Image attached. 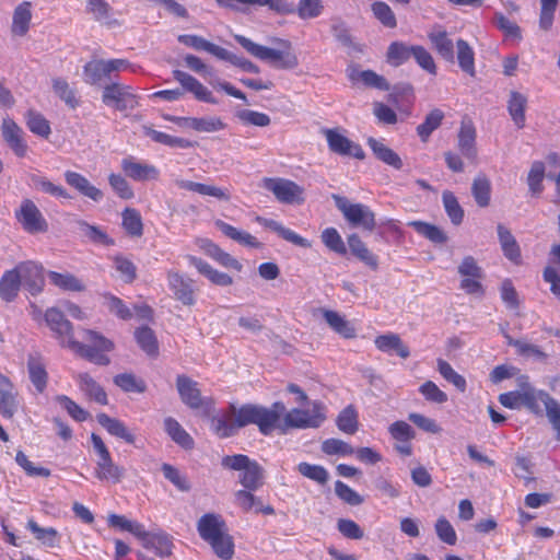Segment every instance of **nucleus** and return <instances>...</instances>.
<instances>
[{"instance_id":"2eb2a0df","label":"nucleus","mask_w":560,"mask_h":560,"mask_svg":"<svg viewBox=\"0 0 560 560\" xmlns=\"http://www.w3.org/2000/svg\"><path fill=\"white\" fill-rule=\"evenodd\" d=\"M14 269L21 279V285H24L32 295H36L43 290L45 280L42 266L34 261H24L20 262Z\"/></svg>"},{"instance_id":"b1692460","label":"nucleus","mask_w":560,"mask_h":560,"mask_svg":"<svg viewBox=\"0 0 560 560\" xmlns=\"http://www.w3.org/2000/svg\"><path fill=\"white\" fill-rule=\"evenodd\" d=\"M18 408L19 402L13 384L8 377L0 374V413L5 418H12Z\"/></svg>"},{"instance_id":"5701e85b","label":"nucleus","mask_w":560,"mask_h":560,"mask_svg":"<svg viewBox=\"0 0 560 560\" xmlns=\"http://www.w3.org/2000/svg\"><path fill=\"white\" fill-rule=\"evenodd\" d=\"M187 259L201 275H203L211 283L220 287H229L233 283V278L228 273L214 269L210 264L199 257L188 255Z\"/></svg>"},{"instance_id":"4be33fe9","label":"nucleus","mask_w":560,"mask_h":560,"mask_svg":"<svg viewBox=\"0 0 560 560\" xmlns=\"http://www.w3.org/2000/svg\"><path fill=\"white\" fill-rule=\"evenodd\" d=\"M255 221L258 224H260L261 226L276 232L280 237H282L283 240H285V241H288V242H290V243H292V244H294L296 246L304 247V248L311 247V242L308 240L302 237L301 235H299L294 231H292V230H290L288 228H284L278 221H275L272 219H267V218H264V217H260V215H257L255 218Z\"/></svg>"},{"instance_id":"20e7f679","label":"nucleus","mask_w":560,"mask_h":560,"mask_svg":"<svg viewBox=\"0 0 560 560\" xmlns=\"http://www.w3.org/2000/svg\"><path fill=\"white\" fill-rule=\"evenodd\" d=\"M200 537L210 544L214 553L223 559L230 560L234 555L232 537L225 533V523L221 516L208 513L200 517L197 524Z\"/></svg>"},{"instance_id":"f03ea898","label":"nucleus","mask_w":560,"mask_h":560,"mask_svg":"<svg viewBox=\"0 0 560 560\" xmlns=\"http://www.w3.org/2000/svg\"><path fill=\"white\" fill-rule=\"evenodd\" d=\"M45 322L55 332L62 347L69 348L91 362L104 363L105 339L102 335L94 330H84L83 342L77 341L73 337L72 324L57 307H50L46 311Z\"/></svg>"},{"instance_id":"774afa93","label":"nucleus","mask_w":560,"mask_h":560,"mask_svg":"<svg viewBox=\"0 0 560 560\" xmlns=\"http://www.w3.org/2000/svg\"><path fill=\"white\" fill-rule=\"evenodd\" d=\"M54 92L71 108H75L79 104L75 97V91L70 88L69 83L60 78L52 80Z\"/></svg>"},{"instance_id":"58836bf2","label":"nucleus","mask_w":560,"mask_h":560,"mask_svg":"<svg viewBox=\"0 0 560 560\" xmlns=\"http://www.w3.org/2000/svg\"><path fill=\"white\" fill-rule=\"evenodd\" d=\"M527 97L520 92L512 91L508 102L509 114L518 129L525 127V109Z\"/></svg>"},{"instance_id":"864d4df0","label":"nucleus","mask_w":560,"mask_h":560,"mask_svg":"<svg viewBox=\"0 0 560 560\" xmlns=\"http://www.w3.org/2000/svg\"><path fill=\"white\" fill-rule=\"evenodd\" d=\"M442 202L447 217L454 225H459L464 220V209L458 202L457 197L451 190H444Z\"/></svg>"},{"instance_id":"aec40b11","label":"nucleus","mask_w":560,"mask_h":560,"mask_svg":"<svg viewBox=\"0 0 560 560\" xmlns=\"http://www.w3.org/2000/svg\"><path fill=\"white\" fill-rule=\"evenodd\" d=\"M174 79L180 83L183 89L194 94V96L201 102L215 104V100L212 97V93L200 83L195 77L182 70L173 71Z\"/></svg>"},{"instance_id":"4468645a","label":"nucleus","mask_w":560,"mask_h":560,"mask_svg":"<svg viewBox=\"0 0 560 560\" xmlns=\"http://www.w3.org/2000/svg\"><path fill=\"white\" fill-rule=\"evenodd\" d=\"M16 218L23 229L28 233L46 232L48 229V224L42 212L30 199L22 201L20 210L16 212Z\"/></svg>"},{"instance_id":"c03bdc74","label":"nucleus","mask_w":560,"mask_h":560,"mask_svg":"<svg viewBox=\"0 0 560 560\" xmlns=\"http://www.w3.org/2000/svg\"><path fill=\"white\" fill-rule=\"evenodd\" d=\"M135 338L141 350L144 351L149 357H158L159 342L154 331L150 327L142 326L136 329Z\"/></svg>"},{"instance_id":"49530a36","label":"nucleus","mask_w":560,"mask_h":560,"mask_svg":"<svg viewBox=\"0 0 560 560\" xmlns=\"http://www.w3.org/2000/svg\"><path fill=\"white\" fill-rule=\"evenodd\" d=\"M337 428L346 434H354L359 429V415L353 405L345 407L336 419Z\"/></svg>"},{"instance_id":"4c0bfd02","label":"nucleus","mask_w":560,"mask_h":560,"mask_svg":"<svg viewBox=\"0 0 560 560\" xmlns=\"http://www.w3.org/2000/svg\"><path fill=\"white\" fill-rule=\"evenodd\" d=\"M21 289V279L15 269L7 270L0 278V298L5 302H12Z\"/></svg>"},{"instance_id":"7ed1b4c3","label":"nucleus","mask_w":560,"mask_h":560,"mask_svg":"<svg viewBox=\"0 0 560 560\" xmlns=\"http://www.w3.org/2000/svg\"><path fill=\"white\" fill-rule=\"evenodd\" d=\"M235 39L252 56L259 60L268 61L277 69L291 70L299 65V59L292 49V44L287 39H277L278 49L256 44L242 35H237Z\"/></svg>"},{"instance_id":"8fccbe9b","label":"nucleus","mask_w":560,"mask_h":560,"mask_svg":"<svg viewBox=\"0 0 560 560\" xmlns=\"http://www.w3.org/2000/svg\"><path fill=\"white\" fill-rule=\"evenodd\" d=\"M114 384L125 393L142 394L147 390L144 380L137 377L132 373H120L114 376Z\"/></svg>"},{"instance_id":"a878e982","label":"nucleus","mask_w":560,"mask_h":560,"mask_svg":"<svg viewBox=\"0 0 560 560\" xmlns=\"http://www.w3.org/2000/svg\"><path fill=\"white\" fill-rule=\"evenodd\" d=\"M214 225L222 232V234L232 241L249 248H261L262 244L248 232L238 230L237 228L224 222L223 220H215Z\"/></svg>"},{"instance_id":"680f3d73","label":"nucleus","mask_w":560,"mask_h":560,"mask_svg":"<svg viewBox=\"0 0 560 560\" xmlns=\"http://www.w3.org/2000/svg\"><path fill=\"white\" fill-rule=\"evenodd\" d=\"M298 471L319 485H326L329 479L327 469L320 465L302 462L298 465Z\"/></svg>"},{"instance_id":"2f4dec72","label":"nucleus","mask_w":560,"mask_h":560,"mask_svg":"<svg viewBox=\"0 0 560 560\" xmlns=\"http://www.w3.org/2000/svg\"><path fill=\"white\" fill-rule=\"evenodd\" d=\"M368 145L377 160L394 167L395 170H400L404 164L400 156L383 141L370 137L368 139Z\"/></svg>"},{"instance_id":"f8f14e48","label":"nucleus","mask_w":560,"mask_h":560,"mask_svg":"<svg viewBox=\"0 0 560 560\" xmlns=\"http://www.w3.org/2000/svg\"><path fill=\"white\" fill-rule=\"evenodd\" d=\"M138 105V97L129 85L109 79L107 82V106L119 112L133 109Z\"/></svg>"},{"instance_id":"c756f323","label":"nucleus","mask_w":560,"mask_h":560,"mask_svg":"<svg viewBox=\"0 0 560 560\" xmlns=\"http://www.w3.org/2000/svg\"><path fill=\"white\" fill-rule=\"evenodd\" d=\"M347 242L349 249L354 257H357L372 270H376L378 268L377 256L368 248L366 244L360 238L358 234L353 233L349 235Z\"/></svg>"},{"instance_id":"c9c22d12","label":"nucleus","mask_w":560,"mask_h":560,"mask_svg":"<svg viewBox=\"0 0 560 560\" xmlns=\"http://www.w3.org/2000/svg\"><path fill=\"white\" fill-rule=\"evenodd\" d=\"M65 179L68 185L72 186L82 195L93 200H101L103 198L102 190L94 187L84 176L79 173L67 171L65 173Z\"/></svg>"},{"instance_id":"dca6fc26","label":"nucleus","mask_w":560,"mask_h":560,"mask_svg":"<svg viewBox=\"0 0 560 560\" xmlns=\"http://www.w3.org/2000/svg\"><path fill=\"white\" fill-rule=\"evenodd\" d=\"M120 167L125 176L136 182L158 180L160 177L155 165L139 162L133 156L122 159Z\"/></svg>"},{"instance_id":"69168bd1","label":"nucleus","mask_w":560,"mask_h":560,"mask_svg":"<svg viewBox=\"0 0 560 560\" xmlns=\"http://www.w3.org/2000/svg\"><path fill=\"white\" fill-rule=\"evenodd\" d=\"M335 493L343 503L351 506H357L364 502L361 494L341 480L335 482Z\"/></svg>"},{"instance_id":"e2e57ef3","label":"nucleus","mask_w":560,"mask_h":560,"mask_svg":"<svg viewBox=\"0 0 560 560\" xmlns=\"http://www.w3.org/2000/svg\"><path fill=\"white\" fill-rule=\"evenodd\" d=\"M545 164L541 161L533 162L527 175V184L533 195H539L544 190Z\"/></svg>"},{"instance_id":"09e8293b","label":"nucleus","mask_w":560,"mask_h":560,"mask_svg":"<svg viewBox=\"0 0 560 560\" xmlns=\"http://www.w3.org/2000/svg\"><path fill=\"white\" fill-rule=\"evenodd\" d=\"M457 47V61L459 68L470 77H475L476 68H475V52L470 45L464 40L458 39L456 42Z\"/></svg>"},{"instance_id":"f257e3e1","label":"nucleus","mask_w":560,"mask_h":560,"mask_svg":"<svg viewBox=\"0 0 560 560\" xmlns=\"http://www.w3.org/2000/svg\"><path fill=\"white\" fill-rule=\"evenodd\" d=\"M231 411L235 416L231 419L226 416L214 417L211 420L213 432L221 439L233 436L238 429L255 424L262 435H270L278 427L284 404L276 401L271 408L261 405L245 404L238 409L231 405Z\"/></svg>"},{"instance_id":"39448f33","label":"nucleus","mask_w":560,"mask_h":560,"mask_svg":"<svg viewBox=\"0 0 560 560\" xmlns=\"http://www.w3.org/2000/svg\"><path fill=\"white\" fill-rule=\"evenodd\" d=\"M308 405L307 409L293 408L288 412L284 410L281 413H284L283 423H279L277 428H281L282 431L319 428L327 419V407L322 400H313Z\"/></svg>"},{"instance_id":"0e129e2a","label":"nucleus","mask_w":560,"mask_h":560,"mask_svg":"<svg viewBox=\"0 0 560 560\" xmlns=\"http://www.w3.org/2000/svg\"><path fill=\"white\" fill-rule=\"evenodd\" d=\"M438 370L440 374L450 383H452L458 390L465 392L467 387L466 380L464 376L458 374L452 365L443 360L438 359Z\"/></svg>"},{"instance_id":"412c9836","label":"nucleus","mask_w":560,"mask_h":560,"mask_svg":"<svg viewBox=\"0 0 560 560\" xmlns=\"http://www.w3.org/2000/svg\"><path fill=\"white\" fill-rule=\"evenodd\" d=\"M255 490L241 489L234 493L237 506L245 513L254 511L264 515H273L275 509L270 504H264L262 501L253 492Z\"/></svg>"},{"instance_id":"5fc2aeb1","label":"nucleus","mask_w":560,"mask_h":560,"mask_svg":"<svg viewBox=\"0 0 560 560\" xmlns=\"http://www.w3.org/2000/svg\"><path fill=\"white\" fill-rule=\"evenodd\" d=\"M412 46L401 42H393L387 49L386 60L394 67H399L412 57Z\"/></svg>"},{"instance_id":"6e6d98bb","label":"nucleus","mask_w":560,"mask_h":560,"mask_svg":"<svg viewBox=\"0 0 560 560\" xmlns=\"http://www.w3.org/2000/svg\"><path fill=\"white\" fill-rule=\"evenodd\" d=\"M26 125L33 133L45 139H47L51 132L49 121L40 113L35 110L27 112Z\"/></svg>"},{"instance_id":"bb28decb","label":"nucleus","mask_w":560,"mask_h":560,"mask_svg":"<svg viewBox=\"0 0 560 560\" xmlns=\"http://www.w3.org/2000/svg\"><path fill=\"white\" fill-rule=\"evenodd\" d=\"M121 228L127 236L131 238H141L144 233V224L141 213L138 209L126 207L121 213Z\"/></svg>"},{"instance_id":"f704fd0d","label":"nucleus","mask_w":560,"mask_h":560,"mask_svg":"<svg viewBox=\"0 0 560 560\" xmlns=\"http://www.w3.org/2000/svg\"><path fill=\"white\" fill-rule=\"evenodd\" d=\"M113 270L115 276L124 283H132L137 279L136 264L122 254H117L112 257Z\"/></svg>"},{"instance_id":"a211bd4d","label":"nucleus","mask_w":560,"mask_h":560,"mask_svg":"<svg viewBox=\"0 0 560 560\" xmlns=\"http://www.w3.org/2000/svg\"><path fill=\"white\" fill-rule=\"evenodd\" d=\"M1 132L8 147L19 158H24L27 152V144L24 140L23 129L10 117H5L1 124Z\"/></svg>"},{"instance_id":"473e14b6","label":"nucleus","mask_w":560,"mask_h":560,"mask_svg":"<svg viewBox=\"0 0 560 560\" xmlns=\"http://www.w3.org/2000/svg\"><path fill=\"white\" fill-rule=\"evenodd\" d=\"M368 145L377 160L394 167L395 170H400L404 164L400 156L383 141L370 137L368 139Z\"/></svg>"},{"instance_id":"0eeeda50","label":"nucleus","mask_w":560,"mask_h":560,"mask_svg":"<svg viewBox=\"0 0 560 560\" xmlns=\"http://www.w3.org/2000/svg\"><path fill=\"white\" fill-rule=\"evenodd\" d=\"M219 7L246 13L252 8L267 7L279 15H289L294 12V3L288 0H215Z\"/></svg>"},{"instance_id":"a18cd8bd","label":"nucleus","mask_w":560,"mask_h":560,"mask_svg":"<svg viewBox=\"0 0 560 560\" xmlns=\"http://www.w3.org/2000/svg\"><path fill=\"white\" fill-rule=\"evenodd\" d=\"M471 195H472L476 203L480 208H486L490 205L491 183H490V179L486 175L479 174L474 179L472 185H471Z\"/></svg>"},{"instance_id":"603ef678","label":"nucleus","mask_w":560,"mask_h":560,"mask_svg":"<svg viewBox=\"0 0 560 560\" xmlns=\"http://www.w3.org/2000/svg\"><path fill=\"white\" fill-rule=\"evenodd\" d=\"M444 119V113L439 109H432L424 118V121L417 127V135L421 141L427 142L434 130H436Z\"/></svg>"},{"instance_id":"13d9d810","label":"nucleus","mask_w":560,"mask_h":560,"mask_svg":"<svg viewBox=\"0 0 560 560\" xmlns=\"http://www.w3.org/2000/svg\"><path fill=\"white\" fill-rule=\"evenodd\" d=\"M107 522L110 527H113L119 532H128V533L132 534L133 536H136L137 538H139L140 534L143 529V525H141L137 522L130 521L124 515L109 514L107 516Z\"/></svg>"},{"instance_id":"f3484780","label":"nucleus","mask_w":560,"mask_h":560,"mask_svg":"<svg viewBox=\"0 0 560 560\" xmlns=\"http://www.w3.org/2000/svg\"><path fill=\"white\" fill-rule=\"evenodd\" d=\"M142 546L148 550H153L160 558L170 557L173 551L172 536L163 530L147 532L142 529L139 538Z\"/></svg>"},{"instance_id":"393cba45","label":"nucleus","mask_w":560,"mask_h":560,"mask_svg":"<svg viewBox=\"0 0 560 560\" xmlns=\"http://www.w3.org/2000/svg\"><path fill=\"white\" fill-rule=\"evenodd\" d=\"M374 345L380 351L385 353L395 352L401 359H407L410 355L408 346L402 342L399 335L394 332L377 336L374 339Z\"/></svg>"},{"instance_id":"37998d69","label":"nucleus","mask_w":560,"mask_h":560,"mask_svg":"<svg viewBox=\"0 0 560 560\" xmlns=\"http://www.w3.org/2000/svg\"><path fill=\"white\" fill-rule=\"evenodd\" d=\"M408 225L411 226L418 234L434 244H444L447 242L446 233L434 224L416 220L408 222Z\"/></svg>"},{"instance_id":"338daca9","label":"nucleus","mask_w":560,"mask_h":560,"mask_svg":"<svg viewBox=\"0 0 560 560\" xmlns=\"http://www.w3.org/2000/svg\"><path fill=\"white\" fill-rule=\"evenodd\" d=\"M322 451L326 455L351 456L354 454V448L347 442L340 439H327L322 443Z\"/></svg>"},{"instance_id":"4d7b16f0","label":"nucleus","mask_w":560,"mask_h":560,"mask_svg":"<svg viewBox=\"0 0 560 560\" xmlns=\"http://www.w3.org/2000/svg\"><path fill=\"white\" fill-rule=\"evenodd\" d=\"M374 18L385 27L395 28L397 20L392 8L384 1H374L371 4Z\"/></svg>"},{"instance_id":"ddd939ff","label":"nucleus","mask_w":560,"mask_h":560,"mask_svg":"<svg viewBox=\"0 0 560 560\" xmlns=\"http://www.w3.org/2000/svg\"><path fill=\"white\" fill-rule=\"evenodd\" d=\"M324 135L331 152L342 156L364 160L365 153L359 143L353 142L336 129H325Z\"/></svg>"},{"instance_id":"a19ab883","label":"nucleus","mask_w":560,"mask_h":560,"mask_svg":"<svg viewBox=\"0 0 560 560\" xmlns=\"http://www.w3.org/2000/svg\"><path fill=\"white\" fill-rule=\"evenodd\" d=\"M240 483L244 489L258 490L264 485L262 467L256 460H252L240 474Z\"/></svg>"},{"instance_id":"79ce46f5","label":"nucleus","mask_w":560,"mask_h":560,"mask_svg":"<svg viewBox=\"0 0 560 560\" xmlns=\"http://www.w3.org/2000/svg\"><path fill=\"white\" fill-rule=\"evenodd\" d=\"M164 427L171 439L185 450L194 447V439L186 432L180 423L172 417L164 420Z\"/></svg>"},{"instance_id":"9d476101","label":"nucleus","mask_w":560,"mask_h":560,"mask_svg":"<svg viewBox=\"0 0 560 560\" xmlns=\"http://www.w3.org/2000/svg\"><path fill=\"white\" fill-rule=\"evenodd\" d=\"M458 273L462 277L459 287L467 294H485V289L481 283L483 272L472 256H466L463 258L458 266Z\"/></svg>"},{"instance_id":"cd10ccee","label":"nucleus","mask_w":560,"mask_h":560,"mask_svg":"<svg viewBox=\"0 0 560 560\" xmlns=\"http://www.w3.org/2000/svg\"><path fill=\"white\" fill-rule=\"evenodd\" d=\"M497 231L503 255L513 264L521 265V248L511 231L501 223L498 224Z\"/></svg>"},{"instance_id":"7c9ffc66","label":"nucleus","mask_w":560,"mask_h":560,"mask_svg":"<svg viewBox=\"0 0 560 560\" xmlns=\"http://www.w3.org/2000/svg\"><path fill=\"white\" fill-rule=\"evenodd\" d=\"M177 186L182 189L194 191L202 196H210L218 200L229 201L231 198V194L228 188H221L213 185L182 179L177 180Z\"/></svg>"},{"instance_id":"c85d7f7f","label":"nucleus","mask_w":560,"mask_h":560,"mask_svg":"<svg viewBox=\"0 0 560 560\" xmlns=\"http://www.w3.org/2000/svg\"><path fill=\"white\" fill-rule=\"evenodd\" d=\"M428 38L436 54L446 61H454V44L445 30L434 28Z\"/></svg>"},{"instance_id":"de8ad7c7","label":"nucleus","mask_w":560,"mask_h":560,"mask_svg":"<svg viewBox=\"0 0 560 560\" xmlns=\"http://www.w3.org/2000/svg\"><path fill=\"white\" fill-rule=\"evenodd\" d=\"M27 370L31 382L37 392L43 393L46 388L48 377L44 363L39 358L30 355L27 360Z\"/></svg>"},{"instance_id":"9b49d317","label":"nucleus","mask_w":560,"mask_h":560,"mask_svg":"<svg viewBox=\"0 0 560 560\" xmlns=\"http://www.w3.org/2000/svg\"><path fill=\"white\" fill-rule=\"evenodd\" d=\"M167 285L173 298L185 306H194L197 302L195 281L173 269L166 272Z\"/></svg>"},{"instance_id":"ea45409f","label":"nucleus","mask_w":560,"mask_h":560,"mask_svg":"<svg viewBox=\"0 0 560 560\" xmlns=\"http://www.w3.org/2000/svg\"><path fill=\"white\" fill-rule=\"evenodd\" d=\"M32 19L31 2L24 1L20 3L13 12L12 19V33L18 36H24L28 28Z\"/></svg>"},{"instance_id":"bf43d9fd","label":"nucleus","mask_w":560,"mask_h":560,"mask_svg":"<svg viewBox=\"0 0 560 560\" xmlns=\"http://www.w3.org/2000/svg\"><path fill=\"white\" fill-rule=\"evenodd\" d=\"M108 183L118 198L128 201L135 198V191L129 182L120 174H110Z\"/></svg>"},{"instance_id":"72a5a7b5","label":"nucleus","mask_w":560,"mask_h":560,"mask_svg":"<svg viewBox=\"0 0 560 560\" xmlns=\"http://www.w3.org/2000/svg\"><path fill=\"white\" fill-rule=\"evenodd\" d=\"M328 326L345 339H353L357 336L354 326L336 311L326 310L323 313Z\"/></svg>"},{"instance_id":"3c124183","label":"nucleus","mask_w":560,"mask_h":560,"mask_svg":"<svg viewBox=\"0 0 560 560\" xmlns=\"http://www.w3.org/2000/svg\"><path fill=\"white\" fill-rule=\"evenodd\" d=\"M206 253L224 268L233 269L237 272L243 269V265L236 258L212 242L207 244Z\"/></svg>"},{"instance_id":"6e6552de","label":"nucleus","mask_w":560,"mask_h":560,"mask_svg":"<svg viewBox=\"0 0 560 560\" xmlns=\"http://www.w3.org/2000/svg\"><path fill=\"white\" fill-rule=\"evenodd\" d=\"M262 186L271 191L276 199L285 205H301L304 202V189L295 182L285 178L266 177L262 179Z\"/></svg>"},{"instance_id":"6ab92c4d","label":"nucleus","mask_w":560,"mask_h":560,"mask_svg":"<svg viewBox=\"0 0 560 560\" xmlns=\"http://www.w3.org/2000/svg\"><path fill=\"white\" fill-rule=\"evenodd\" d=\"M457 138V147L460 153L468 160L476 161L478 154L476 147L477 131L470 118L464 117L462 119Z\"/></svg>"},{"instance_id":"052dcab7","label":"nucleus","mask_w":560,"mask_h":560,"mask_svg":"<svg viewBox=\"0 0 560 560\" xmlns=\"http://www.w3.org/2000/svg\"><path fill=\"white\" fill-rule=\"evenodd\" d=\"M324 10L322 0H299L294 5V12L302 20H311L319 16Z\"/></svg>"},{"instance_id":"423d86ee","label":"nucleus","mask_w":560,"mask_h":560,"mask_svg":"<svg viewBox=\"0 0 560 560\" xmlns=\"http://www.w3.org/2000/svg\"><path fill=\"white\" fill-rule=\"evenodd\" d=\"M176 389L182 402L192 410L201 409L209 413L214 406V400L211 397L201 395L198 382L185 374L176 376Z\"/></svg>"},{"instance_id":"e433bc0d","label":"nucleus","mask_w":560,"mask_h":560,"mask_svg":"<svg viewBox=\"0 0 560 560\" xmlns=\"http://www.w3.org/2000/svg\"><path fill=\"white\" fill-rule=\"evenodd\" d=\"M522 406H525L535 415H541L542 410L548 408V404L553 399L545 392H537L534 388H527L522 392Z\"/></svg>"},{"instance_id":"1a4fd4ad","label":"nucleus","mask_w":560,"mask_h":560,"mask_svg":"<svg viewBox=\"0 0 560 560\" xmlns=\"http://www.w3.org/2000/svg\"><path fill=\"white\" fill-rule=\"evenodd\" d=\"M338 209L342 212L346 220L354 225L362 226L364 230L372 231L375 228V214L365 205L350 203L345 198L335 196Z\"/></svg>"}]
</instances>
